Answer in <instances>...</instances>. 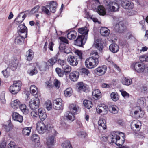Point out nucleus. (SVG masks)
<instances>
[{
	"label": "nucleus",
	"instance_id": "9d476101",
	"mask_svg": "<svg viewBox=\"0 0 148 148\" xmlns=\"http://www.w3.org/2000/svg\"><path fill=\"white\" fill-rule=\"evenodd\" d=\"M96 111L97 113L101 115H105L108 113V107L104 104L98 106L96 108Z\"/></svg>",
	"mask_w": 148,
	"mask_h": 148
},
{
	"label": "nucleus",
	"instance_id": "393cba45",
	"mask_svg": "<svg viewBox=\"0 0 148 148\" xmlns=\"http://www.w3.org/2000/svg\"><path fill=\"white\" fill-rule=\"evenodd\" d=\"M87 85L82 82H80L77 84L78 91L79 92H85L87 88Z\"/></svg>",
	"mask_w": 148,
	"mask_h": 148
},
{
	"label": "nucleus",
	"instance_id": "de8ad7c7",
	"mask_svg": "<svg viewBox=\"0 0 148 148\" xmlns=\"http://www.w3.org/2000/svg\"><path fill=\"white\" fill-rule=\"evenodd\" d=\"M37 69L36 67L32 69H29L27 71V73L31 76L37 74Z\"/></svg>",
	"mask_w": 148,
	"mask_h": 148
},
{
	"label": "nucleus",
	"instance_id": "49530a36",
	"mask_svg": "<svg viewBox=\"0 0 148 148\" xmlns=\"http://www.w3.org/2000/svg\"><path fill=\"white\" fill-rule=\"evenodd\" d=\"M83 103L85 107L88 109H90L92 106V102L89 100H85L83 101Z\"/></svg>",
	"mask_w": 148,
	"mask_h": 148
},
{
	"label": "nucleus",
	"instance_id": "473e14b6",
	"mask_svg": "<svg viewBox=\"0 0 148 148\" xmlns=\"http://www.w3.org/2000/svg\"><path fill=\"white\" fill-rule=\"evenodd\" d=\"M93 97L96 99H99L101 98V94L100 90L98 89L94 90L92 92Z\"/></svg>",
	"mask_w": 148,
	"mask_h": 148
},
{
	"label": "nucleus",
	"instance_id": "6e6d98bb",
	"mask_svg": "<svg viewBox=\"0 0 148 148\" xmlns=\"http://www.w3.org/2000/svg\"><path fill=\"white\" fill-rule=\"evenodd\" d=\"M140 91L144 94H146L148 92V90L146 86L143 85L140 87Z\"/></svg>",
	"mask_w": 148,
	"mask_h": 148
},
{
	"label": "nucleus",
	"instance_id": "58836bf2",
	"mask_svg": "<svg viewBox=\"0 0 148 148\" xmlns=\"http://www.w3.org/2000/svg\"><path fill=\"white\" fill-rule=\"evenodd\" d=\"M20 103V102L18 100L16 99L11 102V106L12 108L15 109L19 106Z\"/></svg>",
	"mask_w": 148,
	"mask_h": 148
},
{
	"label": "nucleus",
	"instance_id": "dca6fc26",
	"mask_svg": "<svg viewBox=\"0 0 148 148\" xmlns=\"http://www.w3.org/2000/svg\"><path fill=\"white\" fill-rule=\"evenodd\" d=\"M89 30L87 27L79 28L78 29V32L81 34L80 36L84 38V39H87Z\"/></svg>",
	"mask_w": 148,
	"mask_h": 148
},
{
	"label": "nucleus",
	"instance_id": "2f4dec72",
	"mask_svg": "<svg viewBox=\"0 0 148 148\" xmlns=\"http://www.w3.org/2000/svg\"><path fill=\"white\" fill-rule=\"evenodd\" d=\"M100 33L102 36H107L110 34V31L106 27H102L100 29Z\"/></svg>",
	"mask_w": 148,
	"mask_h": 148
},
{
	"label": "nucleus",
	"instance_id": "680f3d73",
	"mask_svg": "<svg viewBox=\"0 0 148 148\" xmlns=\"http://www.w3.org/2000/svg\"><path fill=\"white\" fill-rule=\"evenodd\" d=\"M56 71L59 77H62L64 75L63 72L61 71V69L60 68H57L56 69Z\"/></svg>",
	"mask_w": 148,
	"mask_h": 148
},
{
	"label": "nucleus",
	"instance_id": "ea45409f",
	"mask_svg": "<svg viewBox=\"0 0 148 148\" xmlns=\"http://www.w3.org/2000/svg\"><path fill=\"white\" fill-rule=\"evenodd\" d=\"M20 108L21 111L25 114H27L29 112L28 109L26 108V106L25 104H22L19 106Z\"/></svg>",
	"mask_w": 148,
	"mask_h": 148
},
{
	"label": "nucleus",
	"instance_id": "37998d69",
	"mask_svg": "<svg viewBox=\"0 0 148 148\" xmlns=\"http://www.w3.org/2000/svg\"><path fill=\"white\" fill-rule=\"evenodd\" d=\"M135 116L137 118L142 117L144 115V112L142 111L140 109L139 111H136L134 112Z\"/></svg>",
	"mask_w": 148,
	"mask_h": 148
},
{
	"label": "nucleus",
	"instance_id": "7ed1b4c3",
	"mask_svg": "<svg viewBox=\"0 0 148 148\" xmlns=\"http://www.w3.org/2000/svg\"><path fill=\"white\" fill-rule=\"evenodd\" d=\"M53 131L54 132V134L49 136L46 138V144L48 148L54 146L56 143V132L53 129Z\"/></svg>",
	"mask_w": 148,
	"mask_h": 148
},
{
	"label": "nucleus",
	"instance_id": "a878e982",
	"mask_svg": "<svg viewBox=\"0 0 148 148\" xmlns=\"http://www.w3.org/2000/svg\"><path fill=\"white\" fill-rule=\"evenodd\" d=\"M110 51L112 52L115 53L118 52L119 49V46L115 44H112L109 47Z\"/></svg>",
	"mask_w": 148,
	"mask_h": 148
},
{
	"label": "nucleus",
	"instance_id": "4c0bfd02",
	"mask_svg": "<svg viewBox=\"0 0 148 148\" xmlns=\"http://www.w3.org/2000/svg\"><path fill=\"white\" fill-rule=\"evenodd\" d=\"M74 114H75L68 111L66 112L65 115L66 118L67 119L71 120L72 121L75 119Z\"/></svg>",
	"mask_w": 148,
	"mask_h": 148
},
{
	"label": "nucleus",
	"instance_id": "2eb2a0df",
	"mask_svg": "<svg viewBox=\"0 0 148 148\" xmlns=\"http://www.w3.org/2000/svg\"><path fill=\"white\" fill-rule=\"evenodd\" d=\"M59 49L61 51L67 54L71 52V49L69 47L65 46L64 43L62 42H60Z\"/></svg>",
	"mask_w": 148,
	"mask_h": 148
},
{
	"label": "nucleus",
	"instance_id": "5fc2aeb1",
	"mask_svg": "<svg viewBox=\"0 0 148 148\" xmlns=\"http://www.w3.org/2000/svg\"><path fill=\"white\" fill-rule=\"evenodd\" d=\"M62 68L64 70V72L66 74L69 73L71 71V67L66 64L64 66H63Z\"/></svg>",
	"mask_w": 148,
	"mask_h": 148
},
{
	"label": "nucleus",
	"instance_id": "c85d7f7f",
	"mask_svg": "<svg viewBox=\"0 0 148 148\" xmlns=\"http://www.w3.org/2000/svg\"><path fill=\"white\" fill-rule=\"evenodd\" d=\"M69 108L70 109L69 112L75 114H76V112L79 109V107L78 106L74 104H71Z\"/></svg>",
	"mask_w": 148,
	"mask_h": 148
},
{
	"label": "nucleus",
	"instance_id": "72a5a7b5",
	"mask_svg": "<svg viewBox=\"0 0 148 148\" xmlns=\"http://www.w3.org/2000/svg\"><path fill=\"white\" fill-rule=\"evenodd\" d=\"M121 83L124 85L129 86L132 84V80L131 79L123 77L122 78Z\"/></svg>",
	"mask_w": 148,
	"mask_h": 148
},
{
	"label": "nucleus",
	"instance_id": "052dcab7",
	"mask_svg": "<svg viewBox=\"0 0 148 148\" xmlns=\"http://www.w3.org/2000/svg\"><path fill=\"white\" fill-rule=\"evenodd\" d=\"M140 60L141 61H148V56L147 55H143L140 57Z\"/></svg>",
	"mask_w": 148,
	"mask_h": 148
},
{
	"label": "nucleus",
	"instance_id": "3c124183",
	"mask_svg": "<svg viewBox=\"0 0 148 148\" xmlns=\"http://www.w3.org/2000/svg\"><path fill=\"white\" fill-rule=\"evenodd\" d=\"M45 105L48 110H50L52 108V104L50 100H47L45 102Z\"/></svg>",
	"mask_w": 148,
	"mask_h": 148
},
{
	"label": "nucleus",
	"instance_id": "a19ab883",
	"mask_svg": "<svg viewBox=\"0 0 148 148\" xmlns=\"http://www.w3.org/2000/svg\"><path fill=\"white\" fill-rule=\"evenodd\" d=\"M110 97L112 99L115 101H117L119 98L118 93L116 92H112L110 94Z\"/></svg>",
	"mask_w": 148,
	"mask_h": 148
},
{
	"label": "nucleus",
	"instance_id": "13d9d810",
	"mask_svg": "<svg viewBox=\"0 0 148 148\" xmlns=\"http://www.w3.org/2000/svg\"><path fill=\"white\" fill-rule=\"evenodd\" d=\"M57 61L56 58H53L49 59L48 62L49 63L50 65L52 66L56 63Z\"/></svg>",
	"mask_w": 148,
	"mask_h": 148
},
{
	"label": "nucleus",
	"instance_id": "774afa93",
	"mask_svg": "<svg viewBox=\"0 0 148 148\" xmlns=\"http://www.w3.org/2000/svg\"><path fill=\"white\" fill-rule=\"evenodd\" d=\"M31 116L34 118L37 117L38 116L37 112L34 110L32 111L31 112Z\"/></svg>",
	"mask_w": 148,
	"mask_h": 148
},
{
	"label": "nucleus",
	"instance_id": "a211bd4d",
	"mask_svg": "<svg viewBox=\"0 0 148 148\" xmlns=\"http://www.w3.org/2000/svg\"><path fill=\"white\" fill-rule=\"evenodd\" d=\"M26 16V15L24 14V12L21 13L15 20V23L17 25L20 24L24 20Z\"/></svg>",
	"mask_w": 148,
	"mask_h": 148
},
{
	"label": "nucleus",
	"instance_id": "5701e85b",
	"mask_svg": "<svg viewBox=\"0 0 148 148\" xmlns=\"http://www.w3.org/2000/svg\"><path fill=\"white\" fill-rule=\"evenodd\" d=\"M13 119L20 123H21L23 121V116L20 115L17 112H14L13 113L12 115Z\"/></svg>",
	"mask_w": 148,
	"mask_h": 148
},
{
	"label": "nucleus",
	"instance_id": "7c9ffc66",
	"mask_svg": "<svg viewBox=\"0 0 148 148\" xmlns=\"http://www.w3.org/2000/svg\"><path fill=\"white\" fill-rule=\"evenodd\" d=\"M97 13L100 15H104L106 14L105 9L102 5H99L96 9Z\"/></svg>",
	"mask_w": 148,
	"mask_h": 148
},
{
	"label": "nucleus",
	"instance_id": "09e8293b",
	"mask_svg": "<svg viewBox=\"0 0 148 148\" xmlns=\"http://www.w3.org/2000/svg\"><path fill=\"white\" fill-rule=\"evenodd\" d=\"M111 109L110 110V112L112 113L117 114L119 111L118 107L116 105H112L111 107Z\"/></svg>",
	"mask_w": 148,
	"mask_h": 148
},
{
	"label": "nucleus",
	"instance_id": "1a4fd4ad",
	"mask_svg": "<svg viewBox=\"0 0 148 148\" xmlns=\"http://www.w3.org/2000/svg\"><path fill=\"white\" fill-rule=\"evenodd\" d=\"M53 107L57 110H62L63 108L62 100L60 98L56 99L53 101Z\"/></svg>",
	"mask_w": 148,
	"mask_h": 148
},
{
	"label": "nucleus",
	"instance_id": "864d4df0",
	"mask_svg": "<svg viewBox=\"0 0 148 148\" xmlns=\"http://www.w3.org/2000/svg\"><path fill=\"white\" fill-rule=\"evenodd\" d=\"M18 64V61L16 59L12 60L10 62L9 65L11 67L16 68Z\"/></svg>",
	"mask_w": 148,
	"mask_h": 148
},
{
	"label": "nucleus",
	"instance_id": "39448f33",
	"mask_svg": "<svg viewBox=\"0 0 148 148\" xmlns=\"http://www.w3.org/2000/svg\"><path fill=\"white\" fill-rule=\"evenodd\" d=\"M106 5L111 12H116L118 11L119 8V5L114 1H108Z\"/></svg>",
	"mask_w": 148,
	"mask_h": 148
},
{
	"label": "nucleus",
	"instance_id": "69168bd1",
	"mask_svg": "<svg viewBox=\"0 0 148 148\" xmlns=\"http://www.w3.org/2000/svg\"><path fill=\"white\" fill-rule=\"evenodd\" d=\"M58 63L62 66V68L63 66H64L66 64V62L64 60H62L60 59L58 60Z\"/></svg>",
	"mask_w": 148,
	"mask_h": 148
},
{
	"label": "nucleus",
	"instance_id": "aec40b11",
	"mask_svg": "<svg viewBox=\"0 0 148 148\" xmlns=\"http://www.w3.org/2000/svg\"><path fill=\"white\" fill-rule=\"evenodd\" d=\"M98 125H99L98 129L99 130L101 131L106 129V122L104 119H100L98 121Z\"/></svg>",
	"mask_w": 148,
	"mask_h": 148
},
{
	"label": "nucleus",
	"instance_id": "9b49d317",
	"mask_svg": "<svg viewBox=\"0 0 148 148\" xmlns=\"http://www.w3.org/2000/svg\"><path fill=\"white\" fill-rule=\"evenodd\" d=\"M17 29L19 34H23V37H27V28L25 25L23 24L20 25L18 27Z\"/></svg>",
	"mask_w": 148,
	"mask_h": 148
},
{
	"label": "nucleus",
	"instance_id": "f257e3e1",
	"mask_svg": "<svg viewBox=\"0 0 148 148\" xmlns=\"http://www.w3.org/2000/svg\"><path fill=\"white\" fill-rule=\"evenodd\" d=\"M91 55V57L86 59L85 61L86 67L89 69H92L96 67L99 63V58L98 53L95 51H92Z\"/></svg>",
	"mask_w": 148,
	"mask_h": 148
},
{
	"label": "nucleus",
	"instance_id": "6ab92c4d",
	"mask_svg": "<svg viewBox=\"0 0 148 148\" xmlns=\"http://www.w3.org/2000/svg\"><path fill=\"white\" fill-rule=\"evenodd\" d=\"M87 39H84V38L79 35L77 39L75 41L76 45L79 46H82L84 44Z\"/></svg>",
	"mask_w": 148,
	"mask_h": 148
},
{
	"label": "nucleus",
	"instance_id": "c756f323",
	"mask_svg": "<svg viewBox=\"0 0 148 148\" xmlns=\"http://www.w3.org/2000/svg\"><path fill=\"white\" fill-rule=\"evenodd\" d=\"M61 146L63 148H73L71 142L68 140L62 142L61 144Z\"/></svg>",
	"mask_w": 148,
	"mask_h": 148
},
{
	"label": "nucleus",
	"instance_id": "423d86ee",
	"mask_svg": "<svg viewBox=\"0 0 148 148\" xmlns=\"http://www.w3.org/2000/svg\"><path fill=\"white\" fill-rule=\"evenodd\" d=\"M40 104L39 99L37 97L32 98L29 101V105L32 109L34 110L38 108Z\"/></svg>",
	"mask_w": 148,
	"mask_h": 148
},
{
	"label": "nucleus",
	"instance_id": "f8f14e48",
	"mask_svg": "<svg viewBox=\"0 0 148 148\" xmlns=\"http://www.w3.org/2000/svg\"><path fill=\"white\" fill-rule=\"evenodd\" d=\"M114 29L116 31L121 33L125 29V27L122 21H120L116 24L114 27Z\"/></svg>",
	"mask_w": 148,
	"mask_h": 148
},
{
	"label": "nucleus",
	"instance_id": "f704fd0d",
	"mask_svg": "<svg viewBox=\"0 0 148 148\" xmlns=\"http://www.w3.org/2000/svg\"><path fill=\"white\" fill-rule=\"evenodd\" d=\"M23 34H19V36H17L15 39V43L17 44L21 45L23 42V39H25L26 38L23 37Z\"/></svg>",
	"mask_w": 148,
	"mask_h": 148
},
{
	"label": "nucleus",
	"instance_id": "c9c22d12",
	"mask_svg": "<svg viewBox=\"0 0 148 148\" xmlns=\"http://www.w3.org/2000/svg\"><path fill=\"white\" fill-rule=\"evenodd\" d=\"M34 53L32 50L29 49L26 52V58L27 60L30 61L33 58Z\"/></svg>",
	"mask_w": 148,
	"mask_h": 148
},
{
	"label": "nucleus",
	"instance_id": "e433bc0d",
	"mask_svg": "<svg viewBox=\"0 0 148 148\" xmlns=\"http://www.w3.org/2000/svg\"><path fill=\"white\" fill-rule=\"evenodd\" d=\"M77 35V33L74 31H71L67 34V37L70 40L75 39Z\"/></svg>",
	"mask_w": 148,
	"mask_h": 148
},
{
	"label": "nucleus",
	"instance_id": "8fccbe9b",
	"mask_svg": "<svg viewBox=\"0 0 148 148\" xmlns=\"http://www.w3.org/2000/svg\"><path fill=\"white\" fill-rule=\"evenodd\" d=\"M31 139L33 141L36 143H38L40 138L36 134H34L31 137Z\"/></svg>",
	"mask_w": 148,
	"mask_h": 148
},
{
	"label": "nucleus",
	"instance_id": "603ef678",
	"mask_svg": "<svg viewBox=\"0 0 148 148\" xmlns=\"http://www.w3.org/2000/svg\"><path fill=\"white\" fill-rule=\"evenodd\" d=\"M72 89L70 88L66 89L64 91V94L65 96L66 97L70 96L72 95Z\"/></svg>",
	"mask_w": 148,
	"mask_h": 148
},
{
	"label": "nucleus",
	"instance_id": "bb28decb",
	"mask_svg": "<svg viewBox=\"0 0 148 148\" xmlns=\"http://www.w3.org/2000/svg\"><path fill=\"white\" fill-rule=\"evenodd\" d=\"M95 46L100 51H101L103 48L102 42L99 39L96 40L95 43Z\"/></svg>",
	"mask_w": 148,
	"mask_h": 148
},
{
	"label": "nucleus",
	"instance_id": "b1692460",
	"mask_svg": "<svg viewBox=\"0 0 148 148\" xmlns=\"http://www.w3.org/2000/svg\"><path fill=\"white\" fill-rule=\"evenodd\" d=\"M49 9L51 12L52 13H54L56 10L57 3L56 2L53 1L50 2L48 4Z\"/></svg>",
	"mask_w": 148,
	"mask_h": 148
},
{
	"label": "nucleus",
	"instance_id": "20e7f679",
	"mask_svg": "<svg viewBox=\"0 0 148 148\" xmlns=\"http://www.w3.org/2000/svg\"><path fill=\"white\" fill-rule=\"evenodd\" d=\"M21 86L22 84L20 81L14 82L13 85L10 87V91L12 94H16L20 90Z\"/></svg>",
	"mask_w": 148,
	"mask_h": 148
},
{
	"label": "nucleus",
	"instance_id": "c03bdc74",
	"mask_svg": "<svg viewBox=\"0 0 148 148\" xmlns=\"http://www.w3.org/2000/svg\"><path fill=\"white\" fill-rule=\"evenodd\" d=\"M145 100L143 97L141 98L138 99L137 101V105L141 106H143L145 103Z\"/></svg>",
	"mask_w": 148,
	"mask_h": 148
},
{
	"label": "nucleus",
	"instance_id": "6e6552de",
	"mask_svg": "<svg viewBox=\"0 0 148 148\" xmlns=\"http://www.w3.org/2000/svg\"><path fill=\"white\" fill-rule=\"evenodd\" d=\"M47 125L42 122H38L37 123L36 127L38 132L40 134H43L44 133L47 128Z\"/></svg>",
	"mask_w": 148,
	"mask_h": 148
},
{
	"label": "nucleus",
	"instance_id": "4468645a",
	"mask_svg": "<svg viewBox=\"0 0 148 148\" xmlns=\"http://www.w3.org/2000/svg\"><path fill=\"white\" fill-rule=\"evenodd\" d=\"M68 63L71 65L74 66L77 65L78 62L77 58L73 56H69L67 58Z\"/></svg>",
	"mask_w": 148,
	"mask_h": 148
},
{
	"label": "nucleus",
	"instance_id": "0eeeda50",
	"mask_svg": "<svg viewBox=\"0 0 148 148\" xmlns=\"http://www.w3.org/2000/svg\"><path fill=\"white\" fill-rule=\"evenodd\" d=\"M132 66L133 67L134 70L137 73H143L145 70V66L142 63L137 62L133 63Z\"/></svg>",
	"mask_w": 148,
	"mask_h": 148
},
{
	"label": "nucleus",
	"instance_id": "e2e57ef3",
	"mask_svg": "<svg viewBox=\"0 0 148 148\" xmlns=\"http://www.w3.org/2000/svg\"><path fill=\"white\" fill-rule=\"evenodd\" d=\"M120 92L122 96L125 98H128L129 97V94L123 90H120Z\"/></svg>",
	"mask_w": 148,
	"mask_h": 148
},
{
	"label": "nucleus",
	"instance_id": "412c9836",
	"mask_svg": "<svg viewBox=\"0 0 148 148\" xmlns=\"http://www.w3.org/2000/svg\"><path fill=\"white\" fill-rule=\"evenodd\" d=\"M38 115L40 119L44 121L47 118V115L45 110L43 108H39L38 110Z\"/></svg>",
	"mask_w": 148,
	"mask_h": 148
},
{
	"label": "nucleus",
	"instance_id": "a18cd8bd",
	"mask_svg": "<svg viewBox=\"0 0 148 148\" xmlns=\"http://www.w3.org/2000/svg\"><path fill=\"white\" fill-rule=\"evenodd\" d=\"M42 11L48 15L50 14V12L48 5L42 7Z\"/></svg>",
	"mask_w": 148,
	"mask_h": 148
},
{
	"label": "nucleus",
	"instance_id": "bf43d9fd",
	"mask_svg": "<svg viewBox=\"0 0 148 148\" xmlns=\"http://www.w3.org/2000/svg\"><path fill=\"white\" fill-rule=\"evenodd\" d=\"M81 72L82 74L87 76H88V74L90 73L89 70L86 68L82 69L81 71Z\"/></svg>",
	"mask_w": 148,
	"mask_h": 148
},
{
	"label": "nucleus",
	"instance_id": "ddd939ff",
	"mask_svg": "<svg viewBox=\"0 0 148 148\" xmlns=\"http://www.w3.org/2000/svg\"><path fill=\"white\" fill-rule=\"evenodd\" d=\"M107 69V68L106 66H101L95 69V71L97 75L101 76L106 73Z\"/></svg>",
	"mask_w": 148,
	"mask_h": 148
},
{
	"label": "nucleus",
	"instance_id": "cd10ccee",
	"mask_svg": "<svg viewBox=\"0 0 148 148\" xmlns=\"http://www.w3.org/2000/svg\"><path fill=\"white\" fill-rule=\"evenodd\" d=\"M30 89L31 93L35 97L38 96V88L34 85H32L30 88Z\"/></svg>",
	"mask_w": 148,
	"mask_h": 148
},
{
	"label": "nucleus",
	"instance_id": "4be33fe9",
	"mask_svg": "<svg viewBox=\"0 0 148 148\" xmlns=\"http://www.w3.org/2000/svg\"><path fill=\"white\" fill-rule=\"evenodd\" d=\"M79 76V73L76 71L71 73L69 74V78L73 81H76L77 80Z\"/></svg>",
	"mask_w": 148,
	"mask_h": 148
},
{
	"label": "nucleus",
	"instance_id": "f3484780",
	"mask_svg": "<svg viewBox=\"0 0 148 148\" xmlns=\"http://www.w3.org/2000/svg\"><path fill=\"white\" fill-rule=\"evenodd\" d=\"M121 5L125 9H132L134 8L133 3L128 1H122L121 2Z\"/></svg>",
	"mask_w": 148,
	"mask_h": 148
},
{
	"label": "nucleus",
	"instance_id": "338daca9",
	"mask_svg": "<svg viewBox=\"0 0 148 148\" xmlns=\"http://www.w3.org/2000/svg\"><path fill=\"white\" fill-rule=\"evenodd\" d=\"M59 38L61 41L60 42H62L64 43H65L66 44L68 43V40L66 38L60 37H59Z\"/></svg>",
	"mask_w": 148,
	"mask_h": 148
},
{
	"label": "nucleus",
	"instance_id": "79ce46f5",
	"mask_svg": "<svg viewBox=\"0 0 148 148\" xmlns=\"http://www.w3.org/2000/svg\"><path fill=\"white\" fill-rule=\"evenodd\" d=\"M31 131V128L27 127L24 128L22 130V134L24 136H29Z\"/></svg>",
	"mask_w": 148,
	"mask_h": 148
},
{
	"label": "nucleus",
	"instance_id": "0e129e2a",
	"mask_svg": "<svg viewBox=\"0 0 148 148\" xmlns=\"http://www.w3.org/2000/svg\"><path fill=\"white\" fill-rule=\"evenodd\" d=\"M53 84L55 86L57 89H58L60 87V83L58 80L57 79H55L54 81Z\"/></svg>",
	"mask_w": 148,
	"mask_h": 148
},
{
	"label": "nucleus",
	"instance_id": "f03ea898",
	"mask_svg": "<svg viewBox=\"0 0 148 148\" xmlns=\"http://www.w3.org/2000/svg\"><path fill=\"white\" fill-rule=\"evenodd\" d=\"M125 134L123 133L116 132L112 135L111 142L114 143L118 146L123 145L125 141Z\"/></svg>",
	"mask_w": 148,
	"mask_h": 148
},
{
	"label": "nucleus",
	"instance_id": "4d7b16f0",
	"mask_svg": "<svg viewBox=\"0 0 148 148\" xmlns=\"http://www.w3.org/2000/svg\"><path fill=\"white\" fill-rule=\"evenodd\" d=\"M75 53L78 56L79 58L82 60L83 58V53L80 50H76L75 51Z\"/></svg>",
	"mask_w": 148,
	"mask_h": 148
}]
</instances>
